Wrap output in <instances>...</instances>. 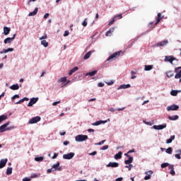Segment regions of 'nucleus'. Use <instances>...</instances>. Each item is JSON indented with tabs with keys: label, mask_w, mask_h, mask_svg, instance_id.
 <instances>
[{
	"label": "nucleus",
	"mask_w": 181,
	"mask_h": 181,
	"mask_svg": "<svg viewBox=\"0 0 181 181\" xmlns=\"http://www.w3.org/2000/svg\"><path fill=\"white\" fill-rule=\"evenodd\" d=\"M11 124L10 122L5 123L4 124L0 127V133L5 132V131H11V129H15V126H9Z\"/></svg>",
	"instance_id": "1"
},
{
	"label": "nucleus",
	"mask_w": 181,
	"mask_h": 181,
	"mask_svg": "<svg viewBox=\"0 0 181 181\" xmlns=\"http://www.w3.org/2000/svg\"><path fill=\"white\" fill-rule=\"evenodd\" d=\"M86 139H88V136L87 135L78 134L75 137L76 142H83V141H86Z\"/></svg>",
	"instance_id": "2"
},
{
	"label": "nucleus",
	"mask_w": 181,
	"mask_h": 181,
	"mask_svg": "<svg viewBox=\"0 0 181 181\" xmlns=\"http://www.w3.org/2000/svg\"><path fill=\"white\" fill-rule=\"evenodd\" d=\"M40 119H42L40 116H36L35 117L31 118L28 121V124H37V122H39L40 121Z\"/></svg>",
	"instance_id": "3"
},
{
	"label": "nucleus",
	"mask_w": 181,
	"mask_h": 181,
	"mask_svg": "<svg viewBox=\"0 0 181 181\" xmlns=\"http://www.w3.org/2000/svg\"><path fill=\"white\" fill-rule=\"evenodd\" d=\"M174 60H176L177 62V59L173 57V56H165L164 62H169L170 64H173Z\"/></svg>",
	"instance_id": "4"
},
{
	"label": "nucleus",
	"mask_w": 181,
	"mask_h": 181,
	"mask_svg": "<svg viewBox=\"0 0 181 181\" xmlns=\"http://www.w3.org/2000/svg\"><path fill=\"white\" fill-rule=\"evenodd\" d=\"M39 100V98H33L30 100V102L27 105L28 107H33L34 104H36Z\"/></svg>",
	"instance_id": "5"
},
{
	"label": "nucleus",
	"mask_w": 181,
	"mask_h": 181,
	"mask_svg": "<svg viewBox=\"0 0 181 181\" xmlns=\"http://www.w3.org/2000/svg\"><path fill=\"white\" fill-rule=\"evenodd\" d=\"M175 71L176 73L175 78H181V66L175 68Z\"/></svg>",
	"instance_id": "6"
},
{
	"label": "nucleus",
	"mask_w": 181,
	"mask_h": 181,
	"mask_svg": "<svg viewBox=\"0 0 181 181\" xmlns=\"http://www.w3.org/2000/svg\"><path fill=\"white\" fill-rule=\"evenodd\" d=\"M119 54H121V52H115L107 58V61L112 60V59H117V57H119Z\"/></svg>",
	"instance_id": "7"
},
{
	"label": "nucleus",
	"mask_w": 181,
	"mask_h": 181,
	"mask_svg": "<svg viewBox=\"0 0 181 181\" xmlns=\"http://www.w3.org/2000/svg\"><path fill=\"white\" fill-rule=\"evenodd\" d=\"M177 110H179V105H172L167 107V111H177Z\"/></svg>",
	"instance_id": "8"
},
{
	"label": "nucleus",
	"mask_w": 181,
	"mask_h": 181,
	"mask_svg": "<svg viewBox=\"0 0 181 181\" xmlns=\"http://www.w3.org/2000/svg\"><path fill=\"white\" fill-rule=\"evenodd\" d=\"M74 153H69L67 154H64L63 155V159H73V158H74Z\"/></svg>",
	"instance_id": "9"
},
{
	"label": "nucleus",
	"mask_w": 181,
	"mask_h": 181,
	"mask_svg": "<svg viewBox=\"0 0 181 181\" xmlns=\"http://www.w3.org/2000/svg\"><path fill=\"white\" fill-rule=\"evenodd\" d=\"M145 175H146V176L144 177V180H149V179H151V177H152V175H153V171H146L145 172Z\"/></svg>",
	"instance_id": "10"
},
{
	"label": "nucleus",
	"mask_w": 181,
	"mask_h": 181,
	"mask_svg": "<svg viewBox=\"0 0 181 181\" xmlns=\"http://www.w3.org/2000/svg\"><path fill=\"white\" fill-rule=\"evenodd\" d=\"M163 18V16H162V13H158L157 15V18H156V23H155L153 27H151V29H153V28H155V26H156V25H158V23H159V22H160V20Z\"/></svg>",
	"instance_id": "11"
},
{
	"label": "nucleus",
	"mask_w": 181,
	"mask_h": 181,
	"mask_svg": "<svg viewBox=\"0 0 181 181\" xmlns=\"http://www.w3.org/2000/svg\"><path fill=\"white\" fill-rule=\"evenodd\" d=\"M16 36V34H14L13 37H7L4 40L5 45H7V43H11V42H13L15 40V37Z\"/></svg>",
	"instance_id": "12"
},
{
	"label": "nucleus",
	"mask_w": 181,
	"mask_h": 181,
	"mask_svg": "<svg viewBox=\"0 0 181 181\" xmlns=\"http://www.w3.org/2000/svg\"><path fill=\"white\" fill-rule=\"evenodd\" d=\"M168 43H169V41L168 40L159 42L156 44V46L158 47H163V46H166V45H168Z\"/></svg>",
	"instance_id": "13"
},
{
	"label": "nucleus",
	"mask_w": 181,
	"mask_h": 181,
	"mask_svg": "<svg viewBox=\"0 0 181 181\" xmlns=\"http://www.w3.org/2000/svg\"><path fill=\"white\" fill-rule=\"evenodd\" d=\"M7 163H8V158L1 159L0 160V169H2V168H5V166H6Z\"/></svg>",
	"instance_id": "14"
},
{
	"label": "nucleus",
	"mask_w": 181,
	"mask_h": 181,
	"mask_svg": "<svg viewBox=\"0 0 181 181\" xmlns=\"http://www.w3.org/2000/svg\"><path fill=\"white\" fill-rule=\"evenodd\" d=\"M153 129H157V130L163 129L166 128V124H160V125H154V126H153Z\"/></svg>",
	"instance_id": "15"
},
{
	"label": "nucleus",
	"mask_w": 181,
	"mask_h": 181,
	"mask_svg": "<svg viewBox=\"0 0 181 181\" xmlns=\"http://www.w3.org/2000/svg\"><path fill=\"white\" fill-rule=\"evenodd\" d=\"M60 166V163L59 162H57L56 164H54L52 165V169L53 170H62V167H59Z\"/></svg>",
	"instance_id": "16"
},
{
	"label": "nucleus",
	"mask_w": 181,
	"mask_h": 181,
	"mask_svg": "<svg viewBox=\"0 0 181 181\" xmlns=\"http://www.w3.org/2000/svg\"><path fill=\"white\" fill-rule=\"evenodd\" d=\"M118 166H119V164L118 163L110 162L107 165V168H118Z\"/></svg>",
	"instance_id": "17"
},
{
	"label": "nucleus",
	"mask_w": 181,
	"mask_h": 181,
	"mask_svg": "<svg viewBox=\"0 0 181 181\" xmlns=\"http://www.w3.org/2000/svg\"><path fill=\"white\" fill-rule=\"evenodd\" d=\"M115 30V28H110L109 30L106 32L105 36H112V33H114Z\"/></svg>",
	"instance_id": "18"
},
{
	"label": "nucleus",
	"mask_w": 181,
	"mask_h": 181,
	"mask_svg": "<svg viewBox=\"0 0 181 181\" xmlns=\"http://www.w3.org/2000/svg\"><path fill=\"white\" fill-rule=\"evenodd\" d=\"M11 32V28L9 27H4V34L6 36L7 35H9V33Z\"/></svg>",
	"instance_id": "19"
},
{
	"label": "nucleus",
	"mask_w": 181,
	"mask_h": 181,
	"mask_svg": "<svg viewBox=\"0 0 181 181\" xmlns=\"http://www.w3.org/2000/svg\"><path fill=\"white\" fill-rule=\"evenodd\" d=\"M134 162V158L133 157H129L128 160H124L125 165H131Z\"/></svg>",
	"instance_id": "20"
},
{
	"label": "nucleus",
	"mask_w": 181,
	"mask_h": 181,
	"mask_svg": "<svg viewBox=\"0 0 181 181\" xmlns=\"http://www.w3.org/2000/svg\"><path fill=\"white\" fill-rule=\"evenodd\" d=\"M153 69V65H145L144 70L145 71H151Z\"/></svg>",
	"instance_id": "21"
},
{
	"label": "nucleus",
	"mask_w": 181,
	"mask_h": 181,
	"mask_svg": "<svg viewBox=\"0 0 181 181\" xmlns=\"http://www.w3.org/2000/svg\"><path fill=\"white\" fill-rule=\"evenodd\" d=\"M6 119H8V115H0V124Z\"/></svg>",
	"instance_id": "22"
},
{
	"label": "nucleus",
	"mask_w": 181,
	"mask_h": 181,
	"mask_svg": "<svg viewBox=\"0 0 181 181\" xmlns=\"http://www.w3.org/2000/svg\"><path fill=\"white\" fill-rule=\"evenodd\" d=\"M106 122H107V120H105V121L100 120V121L94 122L92 125L97 127L98 125H101V124H105Z\"/></svg>",
	"instance_id": "23"
},
{
	"label": "nucleus",
	"mask_w": 181,
	"mask_h": 181,
	"mask_svg": "<svg viewBox=\"0 0 181 181\" xmlns=\"http://www.w3.org/2000/svg\"><path fill=\"white\" fill-rule=\"evenodd\" d=\"M168 119H170V121H176L179 119V116L178 115L168 116Z\"/></svg>",
	"instance_id": "24"
},
{
	"label": "nucleus",
	"mask_w": 181,
	"mask_h": 181,
	"mask_svg": "<svg viewBox=\"0 0 181 181\" xmlns=\"http://www.w3.org/2000/svg\"><path fill=\"white\" fill-rule=\"evenodd\" d=\"M92 53L93 51H89L88 53H86L83 57L84 60H88V59H90Z\"/></svg>",
	"instance_id": "25"
},
{
	"label": "nucleus",
	"mask_w": 181,
	"mask_h": 181,
	"mask_svg": "<svg viewBox=\"0 0 181 181\" xmlns=\"http://www.w3.org/2000/svg\"><path fill=\"white\" fill-rule=\"evenodd\" d=\"M166 76L168 78H170V77H173V76H175V74L173 71H168L166 72Z\"/></svg>",
	"instance_id": "26"
},
{
	"label": "nucleus",
	"mask_w": 181,
	"mask_h": 181,
	"mask_svg": "<svg viewBox=\"0 0 181 181\" xmlns=\"http://www.w3.org/2000/svg\"><path fill=\"white\" fill-rule=\"evenodd\" d=\"M77 70H78V66H76L74 69H71L69 72V76H71L73 74V73H76V71H77Z\"/></svg>",
	"instance_id": "27"
},
{
	"label": "nucleus",
	"mask_w": 181,
	"mask_h": 181,
	"mask_svg": "<svg viewBox=\"0 0 181 181\" xmlns=\"http://www.w3.org/2000/svg\"><path fill=\"white\" fill-rule=\"evenodd\" d=\"M25 101H29V98H23V99L16 102L15 104H22V103H25Z\"/></svg>",
	"instance_id": "28"
},
{
	"label": "nucleus",
	"mask_w": 181,
	"mask_h": 181,
	"mask_svg": "<svg viewBox=\"0 0 181 181\" xmlns=\"http://www.w3.org/2000/svg\"><path fill=\"white\" fill-rule=\"evenodd\" d=\"M38 8L36 7L35 10L28 14V16H35L37 13Z\"/></svg>",
	"instance_id": "29"
},
{
	"label": "nucleus",
	"mask_w": 181,
	"mask_h": 181,
	"mask_svg": "<svg viewBox=\"0 0 181 181\" xmlns=\"http://www.w3.org/2000/svg\"><path fill=\"white\" fill-rule=\"evenodd\" d=\"M122 88H131V85L130 84H127V85H121L118 90L122 89Z\"/></svg>",
	"instance_id": "30"
},
{
	"label": "nucleus",
	"mask_w": 181,
	"mask_h": 181,
	"mask_svg": "<svg viewBox=\"0 0 181 181\" xmlns=\"http://www.w3.org/2000/svg\"><path fill=\"white\" fill-rule=\"evenodd\" d=\"M122 158V152L119 151L115 156V159H121Z\"/></svg>",
	"instance_id": "31"
},
{
	"label": "nucleus",
	"mask_w": 181,
	"mask_h": 181,
	"mask_svg": "<svg viewBox=\"0 0 181 181\" xmlns=\"http://www.w3.org/2000/svg\"><path fill=\"white\" fill-rule=\"evenodd\" d=\"M122 110H125V107L118 108L117 110H115L112 107L109 110V111H111V112H115V111H122Z\"/></svg>",
	"instance_id": "32"
},
{
	"label": "nucleus",
	"mask_w": 181,
	"mask_h": 181,
	"mask_svg": "<svg viewBox=\"0 0 181 181\" xmlns=\"http://www.w3.org/2000/svg\"><path fill=\"white\" fill-rule=\"evenodd\" d=\"M10 88H11V90H19V85H18V83L16 85H13L11 86H10Z\"/></svg>",
	"instance_id": "33"
},
{
	"label": "nucleus",
	"mask_w": 181,
	"mask_h": 181,
	"mask_svg": "<svg viewBox=\"0 0 181 181\" xmlns=\"http://www.w3.org/2000/svg\"><path fill=\"white\" fill-rule=\"evenodd\" d=\"M175 139V135L171 136L170 139L166 140V144H172V141Z\"/></svg>",
	"instance_id": "34"
},
{
	"label": "nucleus",
	"mask_w": 181,
	"mask_h": 181,
	"mask_svg": "<svg viewBox=\"0 0 181 181\" xmlns=\"http://www.w3.org/2000/svg\"><path fill=\"white\" fill-rule=\"evenodd\" d=\"M8 52H13V48H8L7 49H4V51L1 52L0 54L8 53Z\"/></svg>",
	"instance_id": "35"
},
{
	"label": "nucleus",
	"mask_w": 181,
	"mask_h": 181,
	"mask_svg": "<svg viewBox=\"0 0 181 181\" xmlns=\"http://www.w3.org/2000/svg\"><path fill=\"white\" fill-rule=\"evenodd\" d=\"M41 45H42L44 47H47V46H49V42H47L46 40H44L41 41Z\"/></svg>",
	"instance_id": "36"
},
{
	"label": "nucleus",
	"mask_w": 181,
	"mask_h": 181,
	"mask_svg": "<svg viewBox=\"0 0 181 181\" xmlns=\"http://www.w3.org/2000/svg\"><path fill=\"white\" fill-rule=\"evenodd\" d=\"M97 74V71H93L91 72H89L86 74V76H90V77H93V76H95Z\"/></svg>",
	"instance_id": "37"
},
{
	"label": "nucleus",
	"mask_w": 181,
	"mask_h": 181,
	"mask_svg": "<svg viewBox=\"0 0 181 181\" xmlns=\"http://www.w3.org/2000/svg\"><path fill=\"white\" fill-rule=\"evenodd\" d=\"M173 149L172 148V147H168L166 150L165 152L166 153H168L169 155L172 154Z\"/></svg>",
	"instance_id": "38"
},
{
	"label": "nucleus",
	"mask_w": 181,
	"mask_h": 181,
	"mask_svg": "<svg viewBox=\"0 0 181 181\" xmlns=\"http://www.w3.org/2000/svg\"><path fill=\"white\" fill-rule=\"evenodd\" d=\"M43 159L44 158L42 156L35 158V160H36V162H42Z\"/></svg>",
	"instance_id": "39"
},
{
	"label": "nucleus",
	"mask_w": 181,
	"mask_h": 181,
	"mask_svg": "<svg viewBox=\"0 0 181 181\" xmlns=\"http://www.w3.org/2000/svg\"><path fill=\"white\" fill-rule=\"evenodd\" d=\"M6 175H12V168H8L6 170Z\"/></svg>",
	"instance_id": "40"
},
{
	"label": "nucleus",
	"mask_w": 181,
	"mask_h": 181,
	"mask_svg": "<svg viewBox=\"0 0 181 181\" xmlns=\"http://www.w3.org/2000/svg\"><path fill=\"white\" fill-rule=\"evenodd\" d=\"M131 74L132 75V76H131V78H132V80H134V78H135L136 77V76H135V75H134V74H136V72H135V71H131Z\"/></svg>",
	"instance_id": "41"
},
{
	"label": "nucleus",
	"mask_w": 181,
	"mask_h": 181,
	"mask_svg": "<svg viewBox=\"0 0 181 181\" xmlns=\"http://www.w3.org/2000/svg\"><path fill=\"white\" fill-rule=\"evenodd\" d=\"M117 21V17H113L112 20L108 23L109 25H113L114 22Z\"/></svg>",
	"instance_id": "42"
},
{
	"label": "nucleus",
	"mask_w": 181,
	"mask_h": 181,
	"mask_svg": "<svg viewBox=\"0 0 181 181\" xmlns=\"http://www.w3.org/2000/svg\"><path fill=\"white\" fill-rule=\"evenodd\" d=\"M168 166H169V163H163L161 164V168L163 169L165 168H168Z\"/></svg>",
	"instance_id": "43"
},
{
	"label": "nucleus",
	"mask_w": 181,
	"mask_h": 181,
	"mask_svg": "<svg viewBox=\"0 0 181 181\" xmlns=\"http://www.w3.org/2000/svg\"><path fill=\"white\" fill-rule=\"evenodd\" d=\"M59 81H61V83H66V81H67V77L61 78Z\"/></svg>",
	"instance_id": "44"
},
{
	"label": "nucleus",
	"mask_w": 181,
	"mask_h": 181,
	"mask_svg": "<svg viewBox=\"0 0 181 181\" xmlns=\"http://www.w3.org/2000/svg\"><path fill=\"white\" fill-rule=\"evenodd\" d=\"M113 18H116V21H117V19H122V14H118Z\"/></svg>",
	"instance_id": "45"
},
{
	"label": "nucleus",
	"mask_w": 181,
	"mask_h": 181,
	"mask_svg": "<svg viewBox=\"0 0 181 181\" xmlns=\"http://www.w3.org/2000/svg\"><path fill=\"white\" fill-rule=\"evenodd\" d=\"M171 95L176 96L177 95V90H172L170 92Z\"/></svg>",
	"instance_id": "46"
},
{
	"label": "nucleus",
	"mask_w": 181,
	"mask_h": 181,
	"mask_svg": "<svg viewBox=\"0 0 181 181\" xmlns=\"http://www.w3.org/2000/svg\"><path fill=\"white\" fill-rule=\"evenodd\" d=\"M124 168H126L127 169H129V170H131V169H132L133 165L132 164H129V165H125Z\"/></svg>",
	"instance_id": "47"
},
{
	"label": "nucleus",
	"mask_w": 181,
	"mask_h": 181,
	"mask_svg": "<svg viewBox=\"0 0 181 181\" xmlns=\"http://www.w3.org/2000/svg\"><path fill=\"white\" fill-rule=\"evenodd\" d=\"M16 98H19V95H15L11 98V101H13Z\"/></svg>",
	"instance_id": "48"
},
{
	"label": "nucleus",
	"mask_w": 181,
	"mask_h": 181,
	"mask_svg": "<svg viewBox=\"0 0 181 181\" xmlns=\"http://www.w3.org/2000/svg\"><path fill=\"white\" fill-rule=\"evenodd\" d=\"M69 35H70V33L69 32V30H66L64 33V37H66V36H69Z\"/></svg>",
	"instance_id": "49"
},
{
	"label": "nucleus",
	"mask_w": 181,
	"mask_h": 181,
	"mask_svg": "<svg viewBox=\"0 0 181 181\" xmlns=\"http://www.w3.org/2000/svg\"><path fill=\"white\" fill-rule=\"evenodd\" d=\"M44 39H47V35H44L40 38V40H43Z\"/></svg>",
	"instance_id": "50"
},
{
	"label": "nucleus",
	"mask_w": 181,
	"mask_h": 181,
	"mask_svg": "<svg viewBox=\"0 0 181 181\" xmlns=\"http://www.w3.org/2000/svg\"><path fill=\"white\" fill-rule=\"evenodd\" d=\"M106 149H108V145L103 146L101 148V150H102V151H105Z\"/></svg>",
	"instance_id": "51"
},
{
	"label": "nucleus",
	"mask_w": 181,
	"mask_h": 181,
	"mask_svg": "<svg viewBox=\"0 0 181 181\" xmlns=\"http://www.w3.org/2000/svg\"><path fill=\"white\" fill-rule=\"evenodd\" d=\"M35 177H38V175L37 174H32L31 176H30V178L31 179H33Z\"/></svg>",
	"instance_id": "52"
},
{
	"label": "nucleus",
	"mask_w": 181,
	"mask_h": 181,
	"mask_svg": "<svg viewBox=\"0 0 181 181\" xmlns=\"http://www.w3.org/2000/svg\"><path fill=\"white\" fill-rule=\"evenodd\" d=\"M170 175H172V176H175V169L170 170Z\"/></svg>",
	"instance_id": "53"
},
{
	"label": "nucleus",
	"mask_w": 181,
	"mask_h": 181,
	"mask_svg": "<svg viewBox=\"0 0 181 181\" xmlns=\"http://www.w3.org/2000/svg\"><path fill=\"white\" fill-rule=\"evenodd\" d=\"M59 156V153H54V156H52V159H56Z\"/></svg>",
	"instance_id": "54"
},
{
	"label": "nucleus",
	"mask_w": 181,
	"mask_h": 181,
	"mask_svg": "<svg viewBox=\"0 0 181 181\" xmlns=\"http://www.w3.org/2000/svg\"><path fill=\"white\" fill-rule=\"evenodd\" d=\"M49 13H47L44 15V19H47L49 16Z\"/></svg>",
	"instance_id": "55"
},
{
	"label": "nucleus",
	"mask_w": 181,
	"mask_h": 181,
	"mask_svg": "<svg viewBox=\"0 0 181 181\" xmlns=\"http://www.w3.org/2000/svg\"><path fill=\"white\" fill-rule=\"evenodd\" d=\"M83 26H87V18L84 20V21L82 23Z\"/></svg>",
	"instance_id": "56"
},
{
	"label": "nucleus",
	"mask_w": 181,
	"mask_h": 181,
	"mask_svg": "<svg viewBox=\"0 0 181 181\" xmlns=\"http://www.w3.org/2000/svg\"><path fill=\"white\" fill-rule=\"evenodd\" d=\"M89 155L90 156H94L97 155V151H93L92 153H90Z\"/></svg>",
	"instance_id": "57"
},
{
	"label": "nucleus",
	"mask_w": 181,
	"mask_h": 181,
	"mask_svg": "<svg viewBox=\"0 0 181 181\" xmlns=\"http://www.w3.org/2000/svg\"><path fill=\"white\" fill-rule=\"evenodd\" d=\"M168 169H169L170 170H172L175 169V168L173 167V165H169V164H168Z\"/></svg>",
	"instance_id": "58"
},
{
	"label": "nucleus",
	"mask_w": 181,
	"mask_h": 181,
	"mask_svg": "<svg viewBox=\"0 0 181 181\" xmlns=\"http://www.w3.org/2000/svg\"><path fill=\"white\" fill-rule=\"evenodd\" d=\"M31 179L30 177H25V178L23 179V181H30Z\"/></svg>",
	"instance_id": "59"
},
{
	"label": "nucleus",
	"mask_w": 181,
	"mask_h": 181,
	"mask_svg": "<svg viewBox=\"0 0 181 181\" xmlns=\"http://www.w3.org/2000/svg\"><path fill=\"white\" fill-rule=\"evenodd\" d=\"M180 155L181 154H175V158H176L177 159H181Z\"/></svg>",
	"instance_id": "60"
},
{
	"label": "nucleus",
	"mask_w": 181,
	"mask_h": 181,
	"mask_svg": "<svg viewBox=\"0 0 181 181\" xmlns=\"http://www.w3.org/2000/svg\"><path fill=\"white\" fill-rule=\"evenodd\" d=\"M175 153L177 155H181V150L180 149L176 150Z\"/></svg>",
	"instance_id": "61"
},
{
	"label": "nucleus",
	"mask_w": 181,
	"mask_h": 181,
	"mask_svg": "<svg viewBox=\"0 0 181 181\" xmlns=\"http://www.w3.org/2000/svg\"><path fill=\"white\" fill-rule=\"evenodd\" d=\"M47 173H52V172H54V170H53V168H51V169H48L47 170Z\"/></svg>",
	"instance_id": "62"
},
{
	"label": "nucleus",
	"mask_w": 181,
	"mask_h": 181,
	"mask_svg": "<svg viewBox=\"0 0 181 181\" xmlns=\"http://www.w3.org/2000/svg\"><path fill=\"white\" fill-rule=\"evenodd\" d=\"M57 104H60V100H59V101H57V102H54L53 103H52V105H57Z\"/></svg>",
	"instance_id": "63"
},
{
	"label": "nucleus",
	"mask_w": 181,
	"mask_h": 181,
	"mask_svg": "<svg viewBox=\"0 0 181 181\" xmlns=\"http://www.w3.org/2000/svg\"><path fill=\"white\" fill-rule=\"evenodd\" d=\"M104 142H105V140H103V141L98 143L97 145H103L104 144Z\"/></svg>",
	"instance_id": "64"
}]
</instances>
